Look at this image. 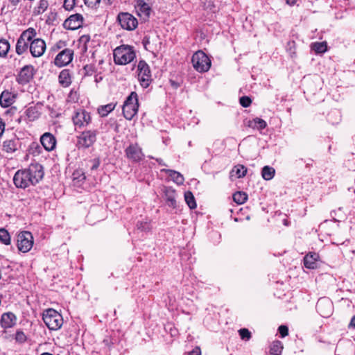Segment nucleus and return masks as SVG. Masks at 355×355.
Masks as SVG:
<instances>
[{
    "label": "nucleus",
    "mask_w": 355,
    "mask_h": 355,
    "mask_svg": "<svg viewBox=\"0 0 355 355\" xmlns=\"http://www.w3.org/2000/svg\"><path fill=\"white\" fill-rule=\"evenodd\" d=\"M137 227L138 230L144 232H148L151 229L150 223L147 220L138 221L137 223Z\"/></svg>",
    "instance_id": "ea45409f"
},
{
    "label": "nucleus",
    "mask_w": 355,
    "mask_h": 355,
    "mask_svg": "<svg viewBox=\"0 0 355 355\" xmlns=\"http://www.w3.org/2000/svg\"><path fill=\"white\" fill-rule=\"evenodd\" d=\"M34 72V67L32 65L24 67L17 76V82L21 85L28 83L33 78Z\"/></svg>",
    "instance_id": "dca6fc26"
},
{
    "label": "nucleus",
    "mask_w": 355,
    "mask_h": 355,
    "mask_svg": "<svg viewBox=\"0 0 355 355\" xmlns=\"http://www.w3.org/2000/svg\"><path fill=\"white\" fill-rule=\"evenodd\" d=\"M278 330L282 338L286 336L288 334V329L285 325L279 326Z\"/></svg>",
    "instance_id": "a18cd8bd"
},
{
    "label": "nucleus",
    "mask_w": 355,
    "mask_h": 355,
    "mask_svg": "<svg viewBox=\"0 0 355 355\" xmlns=\"http://www.w3.org/2000/svg\"><path fill=\"white\" fill-rule=\"evenodd\" d=\"M116 107V103H109L105 105H101L98 108V113L101 116L105 117L108 115Z\"/></svg>",
    "instance_id": "cd10ccee"
},
{
    "label": "nucleus",
    "mask_w": 355,
    "mask_h": 355,
    "mask_svg": "<svg viewBox=\"0 0 355 355\" xmlns=\"http://www.w3.org/2000/svg\"><path fill=\"white\" fill-rule=\"evenodd\" d=\"M12 2L14 3V5H15L18 1H12Z\"/></svg>",
    "instance_id": "680f3d73"
},
{
    "label": "nucleus",
    "mask_w": 355,
    "mask_h": 355,
    "mask_svg": "<svg viewBox=\"0 0 355 355\" xmlns=\"http://www.w3.org/2000/svg\"><path fill=\"white\" fill-rule=\"evenodd\" d=\"M187 355H201V351L200 347H195L191 352H189Z\"/></svg>",
    "instance_id": "8fccbe9b"
},
{
    "label": "nucleus",
    "mask_w": 355,
    "mask_h": 355,
    "mask_svg": "<svg viewBox=\"0 0 355 355\" xmlns=\"http://www.w3.org/2000/svg\"><path fill=\"white\" fill-rule=\"evenodd\" d=\"M88 68L91 69V68H92V67H89L88 65H87V66H85V67H84V69L86 71V72H87V69H88Z\"/></svg>",
    "instance_id": "13d9d810"
},
{
    "label": "nucleus",
    "mask_w": 355,
    "mask_h": 355,
    "mask_svg": "<svg viewBox=\"0 0 355 355\" xmlns=\"http://www.w3.org/2000/svg\"><path fill=\"white\" fill-rule=\"evenodd\" d=\"M73 51L71 49H65L60 51L54 60V64L62 67L69 64L73 60Z\"/></svg>",
    "instance_id": "f8f14e48"
},
{
    "label": "nucleus",
    "mask_w": 355,
    "mask_h": 355,
    "mask_svg": "<svg viewBox=\"0 0 355 355\" xmlns=\"http://www.w3.org/2000/svg\"><path fill=\"white\" fill-rule=\"evenodd\" d=\"M239 335L243 340H249L251 337V333L248 329H241L239 331Z\"/></svg>",
    "instance_id": "79ce46f5"
},
{
    "label": "nucleus",
    "mask_w": 355,
    "mask_h": 355,
    "mask_svg": "<svg viewBox=\"0 0 355 355\" xmlns=\"http://www.w3.org/2000/svg\"><path fill=\"white\" fill-rule=\"evenodd\" d=\"M41 355H53V354L51 353H49V352H44Z\"/></svg>",
    "instance_id": "bf43d9fd"
},
{
    "label": "nucleus",
    "mask_w": 355,
    "mask_h": 355,
    "mask_svg": "<svg viewBox=\"0 0 355 355\" xmlns=\"http://www.w3.org/2000/svg\"><path fill=\"white\" fill-rule=\"evenodd\" d=\"M312 49L317 53H322L327 51V46L326 42H315L311 45Z\"/></svg>",
    "instance_id": "f704fd0d"
},
{
    "label": "nucleus",
    "mask_w": 355,
    "mask_h": 355,
    "mask_svg": "<svg viewBox=\"0 0 355 355\" xmlns=\"http://www.w3.org/2000/svg\"><path fill=\"white\" fill-rule=\"evenodd\" d=\"M15 339L17 343H24L26 341L27 337L24 331L18 330L15 334Z\"/></svg>",
    "instance_id": "a19ab883"
},
{
    "label": "nucleus",
    "mask_w": 355,
    "mask_h": 355,
    "mask_svg": "<svg viewBox=\"0 0 355 355\" xmlns=\"http://www.w3.org/2000/svg\"><path fill=\"white\" fill-rule=\"evenodd\" d=\"M311 162H312V160H310V162H307L306 163V166H309L311 165Z\"/></svg>",
    "instance_id": "052dcab7"
},
{
    "label": "nucleus",
    "mask_w": 355,
    "mask_h": 355,
    "mask_svg": "<svg viewBox=\"0 0 355 355\" xmlns=\"http://www.w3.org/2000/svg\"><path fill=\"white\" fill-rule=\"evenodd\" d=\"M164 198L166 200V205L172 207L173 209L177 207V201H176V191L174 189L171 187H166L164 189Z\"/></svg>",
    "instance_id": "a211bd4d"
},
{
    "label": "nucleus",
    "mask_w": 355,
    "mask_h": 355,
    "mask_svg": "<svg viewBox=\"0 0 355 355\" xmlns=\"http://www.w3.org/2000/svg\"><path fill=\"white\" fill-rule=\"evenodd\" d=\"M37 35L36 30L33 28H28L26 31H23L20 35V37L23 38L25 41L29 42L34 37Z\"/></svg>",
    "instance_id": "473e14b6"
},
{
    "label": "nucleus",
    "mask_w": 355,
    "mask_h": 355,
    "mask_svg": "<svg viewBox=\"0 0 355 355\" xmlns=\"http://www.w3.org/2000/svg\"><path fill=\"white\" fill-rule=\"evenodd\" d=\"M83 17L80 14H74L67 18L64 22V27L69 30H76L82 26Z\"/></svg>",
    "instance_id": "2eb2a0df"
},
{
    "label": "nucleus",
    "mask_w": 355,
    "mask_h": 355,
    "mask_svg": "<svg viewBox=\"0 0 355 355\" xmlns=\"http://www.w3.org/2000/svg\"><path fill=\"white\" fill-rule=\"evenodd\" d=\"M0 241L4 245L10 244V236L8 232L4 229H0Z\"/></svg>",
    "instance_id": "e433bc0d"
},
{
    "label": "nucleus",
    "mask_w": 355,
    "mask_h": 355,
    "mask_svg": "<svg viewBox=\"0 0 355 355\" xmlns=\"http://www.w3.org/2000/svg\"><path fill=\"white\" fill-rule=\"evenodd\" d=\"M193 67L199 72L207 71L211 67V60L208 56L202 51L196 52L191 59Z\"/></svg>",
    "instance_id": "423d86ee"
},
{
    "label": "nucleus",
    "mask_w": 355,
    "mask_h": 355,
    "mask_svg": "<svg viewBox=\"0 0 355 355\" xmlns=\"http://www.w3.org/2000/svg\"><path fill=\"white\" fill-rule=\"evenodd\" d=\"M184 200L187 205L191 209H196L197 207L195 198L192 192L188 191L184 193Z\"/></svg>",
    "instance_id": "2f4dec72"
},
{
    "label": "nucleus",
    "mask_w": 355,
    "mask_h": 355,
    "mask_svg": "<svg viewBox=\"0 0 355 355\" xmlns=\"http://www.w3.org/2000/svg\"><path fill=\"white\" fill-rule=\"evenodd\" d=\"M137 78L143 88H147L152 82L151 71L144 60H140L137 66Z\"/></svg>",
    "instance_id": "39448f33"
},
{
    "label": "nucleus",
    "mask_w": 355,
    "mask_h": 355,
    "mask_svg": "<svg viewBox=\"0 0 355 355\" xmlns=\"http://www.w3.org/2000/svg\"><path fill=\"white\" fill-rule=\"evenodd\" d=\"M40 141L44 148L51 151L55 147L56 141L53 135L49 132L44 133L40 138Z\"/></svg>",
    "instance_id": "6ab92c4d"
},
{
    "label": "nucleus",
    "mask_w": 355,
    "mask_h": 355,
    "mask_svg": "<svg viewBox=\"0 0 355 355\" xmlns=\"http://www.w3.org/2000/svg\"><path fill=\"white\" fill-rule=\"evenodd\" d=\"M30 52L35 58L42 56L46 50L45 42L40 38L33 40L29 45Z\"/></svg>",
    "instance_id": "ddd939ff"
},
{
    "label": "nucleus",
    "mask_w": 355,
    "mask_h": 355,
    "mask_svg": "<svg viewBox=\"0 0 355 355\" xmlns=\"http://www.w3.org/2000/svg\"><path fill=\"white\" fill-rule=\"evenodd\" d=\"M286 1L288 5L293 6L295 3L296 0H286Z\"/></svg>",
    "instance_id": "5fc2aeb1"
},
{
    "label": "nucleus",
    "mask_w": 355,
    "mask_h": 355,
    "mask_svg": "<svg viewBox=\"0 0 355 355\" xmlns=\"http://www.w3.org/2000/svg\"><path fill=\"white\" fill-rule=\"evenodd\" d=\"M72 121L76 127L81 128L87 126L91 123L92 118L89 112L79 109L75 111Z\"/></svg>",
    "instance_id": "9d476101"
},
{
    "label": "nucleus",
    "mask_w": 355,
    "mask_h": 355,
    "mask_svg": "<svg viewBox=\"0 0 355 355\" xmlns=\"http://www.w3.org/2000/svg\"><path fill=\"white\" fill-rule=\"evenodd\" d=\"M49 7V2L47 0H40L38 5L33 9L34 15H40L44 13Z\"/></svg>",
    "instance_id": "c85d7f7f"
},
{
    "label": "nucleus",
    "mask_w": 355,
    "mask_h": 355,
    "mask_svg": "<svg viewBox=\"0 0 355 355\" xmlns=\"http://www.w3.org/2000/svg\"><path fill=\"white\" fill-rule=\"evenodd\" d=\"M283 345L281 341L275 340L272 343L270 353V355H281Z\"/></svg>",
    "instance_id": "72a5a7b5"
},
{
    "label": "nucleus",
    "mask_w": 355,
    "mask_h": 355,
    "mask_svg": "<svg viewBox=\"0 0 355 355\" xmlns=\"http://www.w3.org/2000/svg\"><path fill=\"white\" fill-rule=\"evenodd\" d=\"M233 199L235 202L241 205L248 200V195L245 192L237 191L233 195Z\"/></svg>",
    "instance_id": "c9c22d12"
},
{
    "label": "nucleus",
    "mask_w": 355,
    "mask_h": 355,
    "mask_svg": "<svg viewBox=\"0 0 355 355\" xmlns=\"http://www.w3.org/2000/svg\"><path fill=\"white\" fill-rule=\"evenodd\" d=\"M156 161L160 164V165H165V164H164L162 162V159H156Z\"/></svg>",
    "instance_id": "4d7b16f0"
},
{
    "label": "nucleus",
    "mask_w": 355,
    "mask_h": 355,
    "mask_svg": "<svg viewBox=\"0 0 355 355\" xmlns=\"http://www.w3.org/2000/svg\"><path fill=\"white\" fill-rule=\"evenodd\" d=\"M137 12L144 19L148 18L150 13V7L144 0H139L136 6Z\"/></svg>",
    "instance_id": "5701e85b"
},
{
    "label": "nucleus",
    "mask_w": 355,
    "mask_h": 355,
    "mask_svg": "<svg viewBox=\"0 0 355 355\" xmlns=\"http://www.w3.org/2000/svg\"><path fill=\"white\" fill-rule=\"evenodd\" d=\"M92 166L91 167V170H96L98 168L99 165H100V161L98 159H94L93 161H92Z\"/></svg>",
    "instance_id": "3c124183"
},
{
    "label": "nucleus",
    "mask_w": 355,
    "mask_h": 355,
    "mask_svg": "<svg viewBox=\"0 0 355 355\" xmlns=\"http://www.w3.org/2000/svg\"><path fill=\"white\" fill-rule=\"evenodd\" d=\"M26 115L31 121L37 119L40 116V112L37 106H31L26 110Z\"/></svg>",
    "instance_id": "bb28decb"
},
{
    "label": "nucleus",
    "mask_w": 355,
    "mask_h": 355,
    "mask_svg": "<svg viewBox=\"0 0 355 355\" xmlns=\"http://www.w3.org/2000/svg\"><path fill=\"white\" fill-rule=\"evenodd\" d=\"M239 102H240V104L243 107H249L250 105V104L252 103V101H251L250 97H248L247 96H243L240 98Z\"/></svg>",
    "instance_id": "37998d69"
},
{
    "label": "nucleus",
    "mask_w": 355,
    "mask_h": 355,
    "mask_svg": "<svg viewBox=\"0 0 355 355\" xmlns=\"http://www.w3.org/2000/svg\"><path fill=\"white\" fill-rule=\"evenodd\" d=\"M101 0H84L85 3L88 6L93 8L99 4Z\"/></svg>",
    "instance_id": "49530a36"
},
{
    "label": "nucleus",
    "mask_w": 355,
    "mask_h": 355,
    "mask_svg": "<svg viewBox=\"0 0 355 355\" xmlns=\"http://www.w3.org/2000/svg\"><path fill=\"white\" fill-rule=\"evenodd\" d=\"M113 55L116 64L125 65L134 60L136 53L133 46L123 44L114 50Z\"/></svg>",
    "instance_id": "f03ea898"
},
{
    "label": "nucleus",
    "mask_w": 355,
    "mask_h": 355,
    "mask_svg": "<svg viewBox=\"0 0 355 355\" xmlns=\"http://www.w3.org/2000/svg\"><path fill=\"white\" fill-rule=\"evenodd\" d=\"M117 20L122 28L132 31L138 25L137 19L128 12H121L118 15Z\"/></svg>",
    "instance_id": "1a4fd4ad"
},
{
    "label": "nucleus",
    "mask_w": 355,
    "mask_h": 355,
    "mask_svg": "<svg viewBox=\"0 0 355 355\" xmlns=\"http://www.w3.org/2000/svg\"><path fill=\"white\" fill-rule=\"evenodd\" d=\"M33 237L30 232H22L17 236V248L19 251L25 253L33 247Z\"/></svg>",
    "instance_id": "6e6552de"
},
{
    "label": "nucleus",
    "mask_w": 355,
    "mask_h": 355,
    "mask_svg": "<svg viewBox=\"0 0 355 355\" xmlns=\"http://www.w3.org/2000/svg\"><path fill=\"white\" fill-rule=\"evenodd\" d=\"M15 95L12 92L6 90L0 96V105L3 107H8L15 102Z\"/></svg>",
    "instance_id": "412c9836"
},
{
    "label": "nucleus",
    "mask_w": 355,
    "mask_h": 355,
    "mask_svg": "<svg viewBox=\"0 0 355 355\" xmlns=\"http://www.w3.org/2000/svg\"><path fill=\"white\" fill-rule=\"evenodd\" d=\"M162 171L166 172L176 184L180 185L184 183V177L179 172L171 169H163Z\"/></svg>",
    "instance_id": "a878e982"
},
{
    "label": "nucleus",
    "mask_w": 355,
    "mask_h": 355,
    "mask_svg": "<svg viewBox=\"0 0 355 355\" xmlns=\"http://www.w3.org/2000/svg\"><path fill=\"white\" fill-rule=\"evenodd\" d=\"M349 327L355 328V316H353L351 319Z\"/></svg>",
    "instance_id": "864d4df0"
},
{
    "label": "nucleus",
    "mask_w": 355,
    "mask_h": 355,
    "mask_svg": "<svg viewBox=\"0 0 355 355\" xmlns=\"http://www.w3.org/2000/svg\"><path fill=\"white\" fill-rule=\"evenodd\" d=\"M249 125L252 128H257V129L263 130L266 127L267 124L264 120L260 118H255L252 122H250Z\"/></svg>",
    "instance_id": "4c0bfd02"
},
{
    "label": "nucleus",
    "mask_w": 355,
    "mask_h": 355,
    "mask_svg": "<svg viewBox=\"0 0 355 355\" xmlns=\"http://www.w3.org/2000/svg\"><path fill=\"white\" fill-rule=\"evenodd\" d=\"M98 131L96 130H88L81 132L78 136L77 145L79 148H88L96 141Z\"/></svg>",
    "instance_id": "0eeeda50"
},
{
    "label": "nucleus",
    "mask_w": 355,
    "mask_h": 355,
    "mask_svg": "<svg viewBox=\"0 0 355 355\" xmlns=\"http://www.w3.org/2000/svg\"><path fill=\"white\" fill-rule=\"evenodd\" d=\"M20 146V141L16 137L6 139L3 142L2 150L7 153L15 152Z\"/></svg>",
    "instance_id": "f3484780"
},
{
    "label": "nucleus",
    "mask_w": 355,
    "mask_h": 355,
    "mask_svg": "<svg viewBox=\"0 0 355 355\" xmlns=\"http://www.w3.org/2000/svg\"><path fill=\"white\" fill-rule=\"evenodd\" d=\"M125 151L127 157L133 162H139L144 157L141 148L137 144H130Z\"/></svg>",
    "instance_id": "4468645a"
},
{
    "label": "nucleus",
    "mask_w": 355,
    "mask_h": 355,
    "mask_svg": "<svg viewBox=\"0 0 355 355\" xmlns=\"http://www.w3.org/2000/svg\"><path fill=\"white\" fill-rule=\"evenodd\" d=\"M43 167L40 164H32L28 168L17 171L13 178L15 185L17 188L25 189L34 185L43 178Z\"/></svg>",
    "instance_id": "f257e3e1"
},
{
    "label": "nucleus",
    "mask_w": 355,
    "mask_h": 355,
    "mask_svg": "<svg viewBox=\"0 0 355 355\" xmlns=\"http://www.w3.org/2000/svg\"><path fill=\"white\" fill-rule=\"evenodd\" d=\"M64 42H62V41H60L57 44H56V46L58 49H60L61 48V44H63Z\"/></svg>",
    "instance_id": "6e6d98bb"
},
{
    "label": "nucleus",
    "mask_w": 355,
    "mask_h": 355,
    "mask_svg": "<svg viewBox=\"0 0 355 355\" xmlns=\"http://www.w3.org/2000/svg\"><path fill=\"white\" fill-rule=\"evenodd\" d=\"M28 47V42L25 41L23 38L20 37L18 39L16 44V52L19 55L24 53Z\"/></svg>",
    "instance_id": "c756f323"
},
{
    "label": "nucleus",
    "mask_w": 355,
    "mask_h": 355,
    "mask_svg": "<svg viewBox=\"0 0 355 355\" xmlns=\"http://www.w3.org/2000/svg\"><path fill=\"white\" fill-rule=\"evenodd\" d=\"M59 83L64 87H69L71 83V76L69 69H63L58 76Z\"/></svg>",
    "instance_id": "b1692460"
},
{
    "label": "nucleus",
    "mask_w": 355,
    "mask_h": 355,
    "mask_svg": "<svg viewBox=\"0 0 355 355\" xmlns=\"http://www.w3.org/2000/svg\"><path fill=\"white\" fill-rule=\"evenodd\" d=\"M318 259V254L309 252L304 258V265L307 268L314 269L317 268V261Z\"/></svg>",
    "instance_id": "4be33fe9"
},
{
    "label": "nucleus",
    "mask_w": 355,
    "mask_h": 355,
    "mask_svg": "<svg viewBox=\"0 0 355 355\" xmlns=\"http://www.w3.org/2000/svg\"><path fill=\"white\" fill-rule=\"evenodd\" d=\"M76 0H64L63 7L67 10H71L73 8Z\"/></svg>",
    "instance_id": "c03bdc74"
},
{
    "label": "nucleus",
    "mask_w": 355,
    "mask_h": 355,
    "mask_svg": "<svg viewBox=\"0 0 355 355\" xmlns=\"http://www.w3.org/2000/svg\"><path fill=\"white\" fill-rule=\"evenodd\" d=\"M4 130H5V123L0 119V137L3 135Z\"/></svg>",
    "instance_id": "603ef678"
},
{
    "label": "nucleus",
    "mask_w": 355,
    "mask_h": 355,
    "mask_svg": "<svg viewBox=\"0 0 355 355\" xmlns=\"http://www.w3.org/2000/svg\"><path fill=\"white\" fill-rule=\"evenodd\" d=\"M247 173V168L241 164H238L231 170L230 176L231 178H241Z\"/></svg>",
    "instance_id": "393cba45"
},
{
    "label": "nucleus",
    "mask_w": 355,
    "mask_h": 355,
    "mask_svg": "<svg viewBox=\"0 0 355 355\" xmlns=\"http://www.w3.org/2000/svg\"><path fill=\"white\" fill-rule=\"evenodd\" d=\"M275 170L269 166H265L262 168L261 175L266 180H270L275 175Z\"/></svg>",
    "instance_id": "7c9ffc66"
},
{
    "label": "nucleus",
    "mask_w": 355,
    "mask_h": 355,
    "mask_svg": "<svg viewBox=\"0 0 355 355\" xmlns=\"http://www.w3.org/2000/svg\"><path fill=\"white\" fill-rule=\"evenodd\" d=\"M73 180L80 179V180H84L85 179V175L83 173H80L78 171L73 173Z\"/></svg>",
    "instance_id": "09e8293b"
},
{
    "label": "nucleus",
    "mask_w": 355,
    "mask_h": 355,
    "mask_svg": "<svg viewBox=\"0 0 355 355\" xmlns=\"http://www.w3.org/2000/svg\"><path fill=\"white\" fill-rule=\"evenodd\" d=\"M143 44L146 50L151 51L152 46L150 45V37H145L143 40Z\"/></svg>",
    "instance_id": "de8ad7c7"
},
{
    "label": "nucleus",
    "mask_w": 355,
    "mask_h": 355,
    "mask_svg": "<svg viewBox=\"0 0 355 355\" xmlns=\"http://www.w3.org/2000/svg\"><path fill=\"white\" fill-rule=\"evenodd\" d=\"M139 108L137 94L136 92H131L125 101L123 105V114L127 120H132L137 113Z\"/></svg>",
    "instance_id": "20e7f679"
},
{
    "label": "nucleus",
    "mask_w": 355,
    "mask_h": 355,
    "mask_svg": "<svg viewBox=\"0 0 355 355\" xmlns=\"http://www.w3.org/2000/svg\"><path fill=\"white\" fill-rule=\"evenodd\" d=\"M10 49V44L6 40H0V56L5 57Z\"/></svg>",
    "instance_id": "58836bf2"
},
{
    "label": "nucleus",
    "mask_w": 355,
    "mask_h": 355,
    "mask_svg": "<svg viewBox=\"0 0 355 355\" xmlns=\"http://www.w3.org/2000/svg\"><path fill=\"white\" fill-rule=\"evenodd\" d=\"M316 309L321 316L329 318L333 313V303L327 297L320 298L316 304Z\"/></svg>",
    "instance_id": "9b49d317"
},
{
    "label": "nucleus",
    "mask_w": 355,
    "mask_h": 355,
    "mask_svg": "<svg viewBox=\"0 0 355 355\" xmlns=\"http://www.w3.org/2000/svg\"><path fill=\"white\" fill-rule=\"evenodd\" d=\"M44 322L50 330H58L63 324L61 314L53 309H46L42 315Z\"/></svg>",
    "instance_id": "7ed1b4c3"
},
{
    "label": "nucleus",
    "mask_w": 355,
    "mask_h": 355,
    "mask_svg": "<svg viewBox=\"0 0 355 355\" xmlns=\"http://www.w3.org/2000/svg\"><path fill=\"white\" fill-rule=\"evenodd\" d=\"M17 317L13 313L8 312L1 315V325L4 329L11 328L16 324Z\"/></svg>",
    "instance_id": "aec40b11"
}]
</instances>
